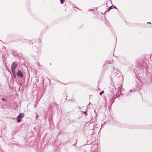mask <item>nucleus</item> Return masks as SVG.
Segmentation results:
<instances>
[{"label": "nucleus", "instance_id": "3", "mask_svg": "<svg viewBox=\"0 0 152 152\" xmlns=\"http://www.w3.org/2000/svg\"><path fill=\"white\" fill-rule=\"evenodd\" d=\"M24 116V114L23 113H20V114L18 116V118H19L20 119L23 117Z\"/></svg>", "mask_w": 152, "mask_h": 152}, {"label": "nucleus", "instance_id": "6", "mask_svg": "<svg viewBox=\"0 0 152 152\" xmlns=\"http://www.w3.org/2000/svg\"><path fill=\"white\" fill-rule=\"evenodd\" d=\"M112 6H111L109 7V9H108V10L109 11L110 9H112Z\"/></svg>", "mask_w": 152, "mask_h": 152}, {"label": "nucleus", "instance_id": "5", "mask_svg": "<svg viewBox=\"0 0 152 152\" xmlns=\"http://www.w3.org/2000/svg\"><path fill=\"white\" fill-rule=\"evenodd\" d=\"M17 119H18V122H19L20 121V118H18V117H17Z\"/></svg>", "mask_w": 152, "mask_h": 152}, {"label": "nucleus", "instance_id": "8", "mask_svg": "<svg viewBox=\"0 0 152 152\" xmlns=\"http://www.w3.org/2000/svg\"><path fill=\"white\" fill-rule=\"evenodd\" d=\"M38 114H37V115H36V119H37V118H38Z\"/></svg>", "mask_w": 152, "mask_h": 152}, {"label": "nucleus", "instance_id": "7", "mask_svg": "<svg viewBox=\"0 0 152 152\" xmlns=\"http://www.w3.org/2000/svg\"><path fill=\"white\" fill-rule=\"evenodd\" d=\"M64 0H60V1H61V4H63V1Z\"/></svg>", "mask_w": 152, "mask_h": 152}, {"label": "nucleus", "instance_id": "2", "mask_svg": "<svg viewBox=\"0 0 152 152\" xmlns=\"http://www.w3.org/2000/svg\"><path fill=\"white\" fill-rule=\"evenodd\" d=\"M17 75L20 77H23V74L20 70H18L17 72Z\"/></svg>", "mask_w": 152, "mask_h": 152}, {"label": "nucleus", "instance_id": "1", "mask_svg": "<svg viewBox=\"0 0 152 152\" xmlns=\"http://www.w3.org/2000/svg\"><path fill=\"white\" fill-rule=\"evenodd\" d=\"M17 66V64L15 62H14L12 64L11 66L12 71L13 74H15V69Z\"/></svg>", "mask_w": 152, "mask_h": 152}, {"label": "nucleus", "instance_id": "4", "mask_svg": "<svg viewBox=\"0 0 152 152\" xmlns=\"http://www.w3.org/2000/svg\"><path fill=\"white\" fill-rule=\"evenodd\" d=\"M104 92V91H102L100 93H99V94L100 95H102Z\"/></svg>", "mask_w": 152, "mask_h": 152}, {"label": "nucleus", "instance_id": "11", "mask_svg": "<svg viewBox=\"0 0 152 152\" xmlns=\"http://www.w3.org/2000/svg\"><path fill=\"white\" fill-rule=\"evenodd\" d=\"M148 23V24H150V23H150V22H148V23Z\"/></svg>", "mask_w": 152, "mask_h": 152}, {"label": "nucleus", "instance_id": "12", "mask_svg": "<svg viewBox=\"0 0 152 152\" xmlns=\"http://www.w3.org/2000/svg\"><path fill=\"white\" fill-rule=\"evenodd\" d=\"M114 8H115L117 9L116 7L115 6H114Z\"/></svg>", "mask_w": 152, "mask_h": 152}, {"label": "nucleus", "instance_id": "9", "mask_svg": "<svg viewBox=\"0 0 152 152\" xmlns=\"http://www.w3.org/2000/svg\"><path fill=\"white\" fill-rule=\"evenodd\" d=\"M2 100H3V101H4L5 100V99L4 98H2Z\"/></svg>", "mask_w": 152, "mask_h": 152}, {"label": "nucleus", "instance_id": "10", "mask_svg": "<svg viewBox=\"0 0 152 152\" xmlns=\"http://www.w3.org/2000/svg\"><path fill=\"white\" fill-rule=\"evenodd\" d=\"M84 113H85L86 114V115H87V112L86 111H85L84 112Z\"/></svg>", "mask_w": 152, "mask_h": 152}]
</instances>
